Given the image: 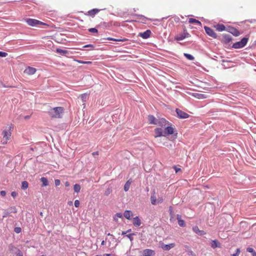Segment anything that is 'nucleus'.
<instances>
[{
	"mask_svg": "<svg viewBox=\"0 0 256 256\" xmlns=\"http://www.w3.org/2000/svg\"><path fill=\"white\" fill-rule=\"evenodd\" d=\"M56 52L58 54H60L62 55H64V54H65L68 53V51L67 50H64L60 49V48H57L56 50Z\"/></svg>",
	"mask_w": 256,
	"mask_h": 256,
	"instance_id": "cd10ccee",
	"label": "nucleus"
},
{
	"mask_svg": "<svg viewBox=\"0 0 256 256\" xmlns=\"http://www.w3.org/2000/svg\"><path fill=\"white\" fill-rule=\"evenodd\" d=\"M24 20L29 26H36L39 25L50 26L48 24L43 22L35 19L27 18Z\"/></svg>",
	"mask_w": 256,
	"mask_h": 256,
	"instance_id": "7ed1b4c3",
	"label": "nucleus"
},
{
	"mask_svg": "<svg viewBox=\"0 0 256 256\" xmlns=\"http://www.w3.org/2000/svg\"><path fill=\"white\" fill-rule=\"evenodd\" d=\"M226 30L232 34L234 36H238L240 34V32L238 30L233 28V27H228Z\"/></svg>",
	"mask_w": 256,
	"mask_h": 256,
	"instance_id": "f8f14e48",
	"label": "nucleus"
},
{
	"mask_svg": "<svg viewBox=\"0 0 256 256\" xmlns=\"http://www.w3.org/2000/svg\"><path fill=\"white\" fill-rule=\"evenodd\" d=\"M110 190H108V191L106 192L105 194L108 195L110 193Z\"/></svg>",
	"mask_w": 256,
	"mask_h": 256,
	"instance_id": "bf43d9fd",
	"label": "nucleus"
},
{
	"mask_svg": "<svg viewBox=\"0 0 256 256\" xmlns=\"http://www.w3.org/2000/svg\"><path fill=\"white\" fill-rule=\"evenodd\" d=\"M224 40L226 43H228L232 40V37L228 34H224L222 36Z\"/></svg>",
	"mask_w": 256,
	"mask_h": 256,
	"instance_id": "a211bd4d",
	"label": "nucleus"
},
{
	"mask_svg": "<svg viewBox=\"0 0 256 256\" xmlns=\"http://www.w3.org/2000/svg\"><path fill=\"white\" fill-rule=\"evenodd\" d=\"M14 232L17 233V234H18L20 233V232H21V228H14Z\"/></svg>",
	"mask_w": 256,
	"mask_h": 256,
	"instance_id": "de8ad7c7",
	"label": "nucleus"
},
{
	"mask_svg": "<svg viewBox=\"0 0 256 256\" xmlns=\"http://www.w3.org/2000/svg\"><path fill=\"white\" fill-rule=\"evenodd\" d=\"M72 204V201H70L68 202V204L70 206Z\"/></svg>",
	"mask_w": 256,
	"mask_h": 256,
	"instance_id": "680f3d73",
	"label": "nucleus"
},
{
	"mask_svg": "<svg viewBox=\"0 0 256 256\" xmlns=\"http://www.w3.org/2000/svg\"><path fill=\"white\" fill-rule=\"evenodd\" d=\"M134 235V234L132 233V234H126V236H127L130 239V242H132L133 240H134V238L132 237V236Z\"/></svg>",
	"mask_w": 256,
	"mask_h": 256,
	"instance_id": "ea45409f",
	"label": "nucleus"
},
{
	"mask_svg": "<svg viewBox=\"0 0 256 256\" xmlns=\"http://www.w3.org/2000/svg\"><path fill=\"white\" fill-rule=\"evenodd\" d=\"M187 252L188 256H196L195 254L190 250H188Z\"/></svg>",
	"mask_w": 256,
	"mask_h": 256,
	"instance_id": "a19ab883",
	"label": "nucleus"
},
{
	"mask_svg": "<svg viewBox=\"0 0 256 256\" xmlns=\"http://www.w3.org/2000/svg\"><path fill=\"white\" fill-rule=\"evenodd\" d=\"M99 11V10L98 9H93L91 10H90L88 12L89 15H94L96 14Z\"/></svg>",
	"mask_w": 256,
	"mask_h": 256,
	"instance_id": "f704fd0d",
	"label": "nucleus"
},
{
	"mask_svg": "<svg viewBox=\"0 0 256 256\" xmlns=\"http://www.w3.org/2000/svg\"><path fill=\"white\" fill-rule=\"evenodd\" d=\"M63 113L64 108L61 106L50 108L48 111V114L52 118H61Z\"/></svg>",
	"mask_w": 256,
	"mask_h": 256,
	"instance_id": "f257e3e1",
	"label": "nucleus"
},
{
	"mask_svg": "<svg viewBox=\"0 0 256 256\" xmlns=\"http://www.w3.org/2000/svg\"><path fill=\"white\" fill-rule=\"evenodd\" d=\"M40 182L42 183V186H47L48 184V180L46 178L42 177L40 178Z\"/></svg>",
	"mask_w": 256,
	"mask_h": 256,
	"instance_id": "b1692460",
	"label": "nucleus"
},
{
	"mask_svg": "<svg viewBox=\"0 0 256 256\" xmlns=\"http://www.w3.org/2000/svg\"><path fill=\"white\" fill-rule=\"evenodd\" d=\"M28 186V184L26 181H24L22 184V188L25 190L26 189Z\"/></svg>",
	"mask_w": 256,
	"mask_h": 256,
	"instance_id": "473e14b6",
	"label": "nucleus"
},
{
	"mask_svg": "<svg viewBox=\"0 0 256 256\" xmlns=\"http://www.w3.org/2000/svg\"><path fill=\"white\" fill-rule=\"evenodd\" d=\"M112 22H102L100 23V25L102 26L105 27L110 26H112Z\"/></svg>",
	"mask_w": 256,
	"mask_h": 256,
	"instance_id": "e433bc0d",
	"label": "nucleus"
},
{
	"mask_svg": "<svg viewBox=\"0 0 256 256\" xmlns=\"http://www.w3.org/2000/svg\"><path fill=\"white\" fill-rule=\"evenodd\" d=\"M83 48H92V50L94 48V46L92 45V44H87V45H85L83 46Z\"/></svg>",
	"mask_w": 256,
	"mask_h": 256,
	"instance_id": "49530a36",
	"label": "nucleus"
},
{
	"mask_svg": "<svg viewBox=\"0 0 256 256\" xmlns=\"http://www.w3.org/2000/svg\"><path fill=\"white\" fill-rule=\"evenodd\" d=\"M107 235H108V236H112V240H114L115 239V238H114V236L112 234H111L110 233L108 234H107Z\"/></svg>",
	"mask_w": 256,
	"mask_h": 256,
	"instance_id": "13d9d810",
	"label": "nucleus"
},
{
	"mask_svg": "<svg viewBox=\"0 0 256 256\" xmlns=\"http://www.w3.org/2000/svg\"><path fill=\"white\" fill-rule=\"evenodd\" d=\"M6 194V192L4 190H2L0 192V195L2 196H5Z\"/></svg>",
	"mask_w": 256,
	"mask_h": 256,
	"instance_id": "5fc2aeb1",
	"label": "nucleus"
},
{
	"mask_svg": "<svg viewBox=\"0 0 256 256\" xmlns=\"http://www.w3.org/2000/svg\"><path fill=\"white\" fill-rule=\"evenodd\" d=\"M80 98L82 102H86L88 98V95L86 94H83L80 96Z\"/></svg>",
	"mask_w": 256,
	"mask_h": 256,
	"instance_id": "72a5a7b5",
	"label": "nucleus"
},
{
	"mask_svg": "<svg viewBox=\"0 0 256 256\" xmlns=\"http://www.w3.org/2000/svg\"><path fill=\"white\" fill-rule=\"evenodd\" d=\"M8 210L10 213H16L17 212V210L15 206L10 208Z\"/></svg>",
	"mask_w": 256,
	"mask_h": 256,
	"instance_id": "58836bf2",
	"label": "nucleus"
},
{
	"mask_svg": "<svg viewBox=\"0 0 256 256\" xmlns=\"http://www.w3.org/2000/svg\"><path fill=\"white\" fill-rule=\"evenodd\" d=\"M150 200H151V203L152 204H156V196L154 194H153L151 196Z\"/></svg>",
	"mask_w": 256,
	"mask_h": 256,
	"instance_id": "c9c22d12",
	"label": "nucleus"
},
{
	"mask_svg": "<svg viewBox=\"0 0 256 256\" xmlns=\"http://www.w3.org/2000/svg\"><path fill=\"white\" fill-rule=\"evenodd\" d=\"M66 186H69V183H68V182H66Z\"/></svg>",
	"mask_w": 256,
	"mask_h": 256,
	"instance_id": "338daca9",
	"label": "nucleus"
},
{
	"mask_svg": "<svg viewBox=\"0 0 256 256\" xmlns=\"http://www.w3.org/2000/svg\"><path fill=\"white\" fill-rule=\"evenodd\" d=\"M247 252L252 253V256H256V252L252 248H248L246 249Z\"/></svg>",
	"mask_w": 256,
	"mask_h": 256,
	"instance_id": "2f4dec72",
	"label": "nucleus"
},
{
	"mask_svg": "<svg viewBox=\"0 0 256 256\" xmlns=\"http://www.w3.org/2000/svg\"><path fill=\"white\" fill-rule=\"evenodd\" d=\"M105 243H106L105 241H104V240H102V242L101 244H102V246H104V245L105 244Z\"/></svg>",
	"mask_w": 256,
	"mask_h": 256,
	"instance_id": "052dcab7",
	"label": "nucleus"
},
{
	"mask_svg": "<svg viewBox=\"0 0 256 256\" xmlns=\"http://www.w3.org/2000/svg\"><path fill=\"white\" fill-rule=\"evenodd\" d=\"M54 183H55V185L56 186H58L60 184V180H54Z\"/></svg>",
	"mask_w": 256,
	"mask_h": 256,
	"instance_id": "09e8293b",
	"label": "nucleus"
},
{
	"mask_svg": "<svg viewBox=\"0 0 256 256\" xmlns=\"http://www.w3.org/2000/svg\"><path fill=\"white\" fill-rule=\"evenodd\" d=\"M114 216H116V217H117V218H122V215L121 213L119 212V213H116L114 215Z\"/></svg>",
	"mask_w": 256,
	"mask_h": 256,
	"instance_id": "3c124183",
	"label": "nucleus"
},
{
	"mask_svg": "<svg viewBox=\"0 0 256 256\" xmlns=\"http://www.w3.org/2000/svg\"><path fill=\"white\" fill-rule=\"evenodd\" d=\"M204 28L206 32L210 36H212L213 38H216L217 35L215 33V32L210 28L204 26Z\"/></svg>",
	"mask_w": 256,
	"mask_h": 256,
	"instance_id": "9d476101",
	"label": "nucleus"
},
{
	"mask_svg": "<svg viewBox=\"0 0 256 256\" xmlns=\"http://www.w3.org/2000/svg\"><path fill=\"white\" fill-rule=\"evenodd\" d=\"M36 72V69L32 67L28 66L24 70V73L28 75L34 74Z\"/></svg>",
	"mask_w": 256,
	"mask_h": 256,
	"instance_id": "ddd939ff",
	"label": "nucleus"
},
{
	"mask_svg": "<svg viewBox=\"0 0 256 256\" xmlns=\"http://www.w3.org/2000/svg\"><path fill=\"white\" fill-rule=\"evenodd\" d=\"M133 224L136 226H139L141 224V221L138 216L134 218Z\"/></svg>",
	"mask_w": 256,
	"mask_h": 256,
	"instance_id": "6ab92c4d",
	"label": "nucleus"
},
{
	"mask_svg": "<svg viewBox=\"0 0 256 256\" xmlns=\"http://www.w3.org/2000/svg\"><path fill=\"white\" fill-rule=\"evenodd\" d=\"M106 40H114V41H116V42H125V41L127 40V39H126V38L116 39V38H110V37L108 38H106Z\"/></svg>",
	"mask_w": 256,
	"mask_h": 256,
	"instance_id": "c85d7f7f",
	"label": "nucleus"
},
{
	"mask_svg": "<svg viewBox=\"0 0 256 256\" xmlns=\"http://www.w3.org/2000/svg\"><path fill=\"white\" fill-rule=\"evenodd\" d=\"M79 63L80 64H92L91 62L90 61H82V60H78V61Z\"/></svg>",
	"mask_w": 256,
	"mask_h": 256,
	"instance_id": "a18cd8bd",
	"label": "nucleus"
},
{
	"mask_svg": "<svg viewBox=\"0 0 256 256\" xmlns=\"http://www.w3.org/2000/svg\"><path fill=\"white\" fill-rule=\"evenodd\" d=\"M192 230L195 233L199 236H203L206 234L204 231L200 230L196 226L193 227Z\"/></svg>",
	"mask_w": 256,
	"mask_h": 256,
	"instance_id": "f3484780",
	"label": "nucleus"
},
{
	"mask_svg": "<svg viewBox=\"0 0 256 256\" xmlns=\"http://www.w3.org/2000/svg\"><path fill=\"white\" fill-rule=\"evenodd\" d=\"M17 194H18L16 192H12L11 193V196L14 198L17 196Z\"/></svg>",
	"mask_w": 256,
	"mask_h": 256,
	"instance_id": "603ef678",
	"label": "nucleus"
},
{
	"mask_svg": "<svg viewBox=\"0 0 256 256\" xmlns=\"http://www.w3.org/2000/svg\"><path fill=\"white\" fill-rule=\"evenodd\" d=\"M174 132V128L172 126V124L170 122V124H168L165 128L164 130V134L165 136L172 134Z\"/></svg>",
	"mask_w": 256,
	"mask_h": 256,
	"instance_id": "423d86ee",
	"label": "nucleus"
},
{
	"mask_svg": "<svg viewBox=\"0 0 256 256\" xmlns=\"http://www.w3.org/2000/svg\"><path fill=\"white\" fill-rule=\"evenodd\" d=\"M10 214V212H6L4 214V215L3 216L4 218H5V217H7Z\"/></svg>",
	"mask_w": 256,
	"mask_h": 256,
	"instance_id": "864d4df0",
	"label": "nucleus"
},
{
	"mask_svg": "<svg viewBox=\"0 0 256 256\" xmlns=\"http://www.w3.org/2000/svg\"><path fill=\"white\" fill-rule=\"evenodd\" d=\"M168 124H170V122L164 118H159L158 119L157 123L156 125H158L162 128H164Z\"/></svg>",
	"mask_w": 256,
	"mask_h": 256,
	"instance_id": "6e6552de",
	"label": "nucleus"
},
{
	"mask_svg": "<svg viewBox=\"0 0 256 256\" xmlns=\"http://www.w3.org/2000/svg\"><path fill=\"white\" fill-rule=\"evenodd\" d=\"M103 256H113L112 254H104Z\"/></svg>",
	"mask_w": 256,
	"mask_h": 256,
	"instance_id": "4d7b16f0",
	"label": "nucleus"
},
{
	"mask_svg": "<svg viewBox=\"0 0 256 256\" xmlns=\"http://www.w3.org/2000/svg\"><path fill=\"white\" fill-rule=\"evenodd\" d=\"M30 118V116H24V118L25 119H28Z\"/></svg>",
	"mask_w": 256,
	"mask_h": 256,
	"instance_id": "0e129e2a",
	"label": "nucleus"
},
{
	"mask_svg": "<svg viewBox=\"0 0 256 256\" xmlns=\"http://www.w3.org/2000/svg\"><path fill=\"white\" fill-rule=\"evenodd\" d=\"M12 126H6V128L3 130L2 132V134L3 136V138L2 140V142L3 144H6L7 143L8 140L9 139L10 137L11 136V128Z\"/></svg>",
	"mask_w": 256,
	"mask_h": 256,
	"instance_id": "f03ea898",
	"label": "nucleus"
},
{
	"mask_svg": "<svg viewBox=\"0 0 256 256\" xmlns=\"http://www.w3.org/2000/svg\"><path fill=\"white\" fill-rule=\"evenodd\" d=\"M126 234H127L126 232H122V235Z\"/></svg>",
	"mask_w": 256,
	"mask_h": 256,
	"instance_id": "69168bd1",
	"label": "nucleus"
},
{
	"mask_svg": "<svg viewBox=\"0 0 256 256\" xmlns=\"http://www.w3.org/2000/svg\"><path fill=\"white\" fill-rule=\"evenodd\" d=\"M175 246L174 244L172 243L168 244H164L162 246V248L166 250H168L170 249L173 248Z\"/></svg>",
	"mask_w": 256,
	"mask_h": 256,
	"instance_id": "aec40b11",
	"label": "nucleus"
},
{
	"mask_svg": "<svg viewBox=\"0 0 256 256\" xmlns=\"http://www.w3.org/2000/svg\"><path fill=\"white\" fill-rule=\"evenodd\" d=\"M177 220H178V224L180 226L182 227H184L185 226L184 221L181 219V216L180 215H177Z\"/></svg>",
	"mask_w": 256,
	"mask_h": 256,
	"instance_id": "5701e85b",
	"label": "nucleus"
},
{
	"mask_svg": "<svg viewBox=\"0 0 256 256\" xmlns=\"http://www.w3.org/2000/svg\"><path fill=\"white\" fill-rule=\"evenodd\" d=\"M114 220L115 221H118V218H117V217H116V216H114Z\"/></svg>",
	"mask_w": 256,
	"mask_h": 256,
	"instance_id": "e2e57ef3",
	"label": "nucleus"
},
{
	"mask_svg": "<svg viewBox=\"0 0 256 256\" xmlns=\"http://www.w3.org/2000/svg\"><path fill=\"white\" fill-rule=\"evenodd\" d=\"M74 190L75 192H78L80 190V186L78 184H75L74 186Z\"/></svg>",
	"mask_w": 256,
	"mask_h": 256,
	"instance_id": "c756f323",
	"label": "nucleus"
},
{
	"mask_svg": "<svg viewBox=\"0 0 256 256\" xmlns=\"http://www.w3.org/2000/svg\"><path fill=\"white\" fill-rule=\"evenodd\" d=\"M176 112L178 117L180 118H186L190 116V115L188 114L178 108H176Z\"/></svg>",
	"mask_w": 256,
	"mask_h": 256,
	"instance_id": "0eeeda50",
	"label": "nucleus"
},
{
	"mask_svg": "<svg viewBox=\"0 0 256 256\" xmlns=\"http://www.w3.org/2000/svg\"><path fill=\"white\" fill-rule=\"evenodd\" d=\"M140 252L142 253L141 256H154L155 254L154 251L150 249L144 250Z\"/></svg>",
	"mask_w": 256,
	"mask_h": 256,
	"instance_id": "1a4fd4ad",
	"label": "nucleus"
},
{
	"mask_svg": "<svg viewBox=\"0 0 256 256\" xmlns=\"http://www.w3.org/2000/svg\"><path fill=\"white\" fill-rule=\"evenodd\" d=\"M151 34V31L150 30H146L144 32L140 33L138 36H141L144 39L148 38L150 36V35Z\"/></svg>",
	"mask_w": 256,
	"mask_h": 256,
	"instance_id": "4468645a",
	"label": "nucleus"
},
{
	"mask_svg": "<svg viewBox=\"0 0 256 256\" xmlns=\"http://www.w3.org/2000/svg\"><path fill=\"white\" fill-rule=\"evenodd\" d=\"M88 31L92 33H96L98 32V30L96 28H90L88 29Z\"/></svg>",
	"mask_w": 256,
	"mask_h": 256,
	"instance_id": "37998d69",
	"label": "nucleus"
},
{
	"mask_svg": "<svg viewBox=\"0 0 256 256\" xmlns=\"http://www.w3.org/2000/svg\"><path fill=\"white\" fill-rule=\"evenodd\" d=\"M190 35L189 33H188L186 30H184L183 33H180L178 34L176 36L174 39L177 41H180L183 40L185 38H190Z\"/></svg>",
	"mask_w": 256,
	"mask_h": 256,
	"instance_id": "39448f33",
	"label": "nucleus"
},
{
	"mask_svg": "<svg viewBox=\"0 0 256 256\" xmlns=\"http://www.w3.org/2000/svg\"><path fill=\"white\" fill-rule=\"evenodd\" d=\"M146 18L147 20H150L153 22V24L154 25H158L160 23V21L158 19H154V18H148L146 17H144Z\"/></svg>",
	"mask_w": 256,
	"mask_h": 256,
	"instance_id": "a878e982",
	"label": "nucleus"
},
{
	"mask_svg": "<svg viewBox=\"0 0 256 256\" xmlns=\"http://www.w3.org/2000/svg\"><path fill=\"white\" fill-rule=\"evenodd\" d=\"M130 184L131 182H130V180H128L126 182L124 186V190L125 192H127L128 190Z\"/></svg>",
	"mask_w": 256,
	"mask_h": 256,
	"instance_id": "bb28decb",
	"label": "nucleus"
},
{
	"mask_svg": "<svg viewBox=\"0 0 256 256\" xmlns=\"http://www.w3.org/2000/svg\"><path fill=\"white\" fill-rule=\"evenodd\" d=\"M124 216L128 220H130V217L132 216V212L130 210H126L124 214Z\"/></svg>",
	"mask_w": 256,
	"mask_h": 256,
	"instance_id": "412c9836",
	"label": "nucleus"
},
{
	"mask_svg": "<svg viewBox=\"0 0 256 256\" xmlns=\"http://www.w3.org/2000/svg\"><path fill=\"white\" fill-rule=\"evenodd\" d=\"M74 206L76 207H78L80 206V202L78 200H76L74 201Z\"/></svg>",
	"mask_w": 256,
	"mask_h": 256,
	"instance_id": "8fccbe9b",
	"label": "nucleus"
},
{
	"mask_svg": "<svg viewBox=\"0 0 256 256\" xmlns=\"http://www.w3.org/2000/svg\"><path fill=\"white\" fill-rule=\"evenodd\" d=\"M240 248H237L236 250V252L235 254H231V256H238L240 254Z\"/></svg>",
	"mask_w": 256,
	"mask_h": 256,
	"instance_id": "79ce46f5",
	"label": "nucleus"
},
{
	"mask_svg": "<svg viewBox=\"0 0 256 256\" xmlns=\"http://www.w3.org/2000/svg\"><path fill=\"white\" fill-rule=\"evenodd\" d=\"M154 133L156 135L154 136L155 138L160 137V136H165L164 130L162 128H156L154 130Z\"/></svg>",
	"mask_w": 256,
	"mask_h": 256,
	"instance_id": "9b49d317",
	"label": "nucleus"
},
{
	"mask_svg": "<svg viewBox=\"0 0 256 256\" xmlns=\"http://www.w3.org/2000/svg\"><path fill=\"white\" fill-rule=\"evenodd\" d=\"M8 53L3 52H0V57H6L8 56Z\"/></svg>",
	"mask_w": 256,
	"mask_h": 256,
	"instance_id": "c03bdc74",
	"label": "nucleus"
},
{
	"mask_svg": "<svg viewBox=\"0 0 256 256\" xmlns=\"http://www.w3.org/2000/svg\"><path fill=\"white\" fill-rule=\"evenodd\" d=\"M216 30L219 32H222L226 30L225 26L222 24H218L214 26Z\"/></svg>",
	"mask_w": 256,
	"mask_h": 256,
	"instance_id": "4be33fe9",
	"label": "nucleus"
},
{
	"mask_svg": "<svg viewBox=\"0 0 256 256\" xmlns=\"http://www.w3.org/2000/svg\"><path fill=\"white\" fill-rule=\"evenodd\" d=\"M192 96L198 99H204L207 98V96L205 94L200 93H192Z\"/></svg>",
	"mask_w": 256,
	"mask_h": 256,
	"instance_id": "2eb2a0df",
	"label": "nucleus"
},
{
	"mask_svg": "<svg viewBox=\"0 0 256 256\" xmlns=\"http://www.w3.org/2000/svg\"><path fill=\"white\" fill-rule=\"evenodd\" d=\"M188 22L190 24L196 23V24H200V26L201 25V23L200 22H199L198 20L196 19L192 18L189 19Z\"/></svg>",
	"mask_w": 256,
	"mask_h": 256,
	"instance_id": "7c9ffc66",
	"label": "nucleus"
},
{
	"mask_svg": "<svg viewBox=\"0 0 256 256\" xmlns=\"http://www.w3.org/2000/svg\"><path fill=\"white\" fill-rule=\"evenodd\" d=\"M184 56L189 60H194V58L192 55L188 54H184Z\"/></svg>",
	"mask_w": 256,
	"mask_h": 256,
	"instance_id": "4c0bfd02",
	"label": "nucleus"
},
{
	"mask_svg": "<svg viewBox=\"0 0 256 256\" xmlns=\"http://www.w3.org/2000/svg\"><path fill=\"white\" fill-rule=\"evenodd\" d=\"M211 246L213 248H215L217 247H220V245L216 240H214L212 241V242L211 244Z\"/></svg>",
	"mask_w": 256,
	"mask_h": 256,
	"instance_id": "393cba45",
	"label": "nucleus"
},
{
	"mask_svg": "<svg viewBox=\"0 0 256 256\" xmlns=\"http://www.w3.org/2000/svg\"><path fill=\"white\" fill-rule=\"evenodd\" d=\"M148 120L150 124H156L158 122V119L152 115L148 116Z\"/></svg>",
	"mask_w": 256,
	"mask_h": 256,
	"instance_id": "dca6fc26",
	"label": "nucleus"
},
{
	"mask_svg": "<svg viewBox=\"0 0 256 256\" xmlns=\"http://www.w3.org/2000/svg\"><path fill=\"white\" fill-rule=\"evenodd\" d=\"M98 154V152H94L92 153V154L94 155V154Z\"/></svg>",
	"mask_w": 256,
	"mask_h": 256,
	"instance_id": "774afa93",
	"label": "nucleus"
},
{
	"mask_svg": "<svg viewBox=\"0 0 256 256\" xmlns=\"http://www.w3.org/2000/svg\"><path fill=\"white\" fill-rule=\"evenodd\" d=\"M174 168L176 172L180 170V168H176V166H174Z\"/></svg>",
	"mask_w": 256,
	"mask_h": 256,
	"instance_id": "6e6d98bb",
	"label": "nucleus"
},
{
	"mask_svg": "<svg viewBox=\"0 0 256 256\" xmlns=\"http://www.w3.org/2000/svg\"><path fill=\"white\" fill-rule=\"evenodd\" d=\"M248 41V38H244L240 41L234 43L232 47L236 49L242 48L246 45Z\"/></svg>",
	"mask_w": 256,
	"mask_h": 256,
	"instance_id": "20e7f679",
	"label": "nucleus"
}]
</instances>
